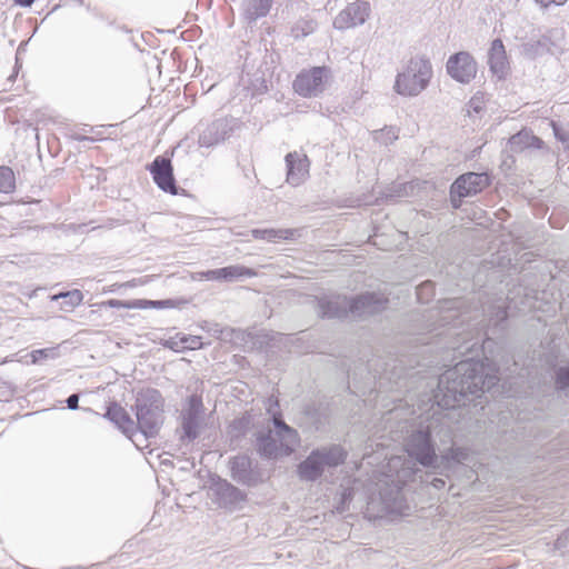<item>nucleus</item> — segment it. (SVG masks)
I'll use <instances>...</instances> for the list:
<instances>
[{"label":"nucleus","mask_w":569,"mask_h":569,"mask_svg":"<svg viewBox=\"0 0 569 569\" xmlns=\"http://www.w3.org/2000/svg\"><path fill=\"white\" fill-rule=\"evenodd\" d=\"M287 182L293 187L300 186L309 176V159L297 151L289 152L286 158Z\"/></svg>","instance_id":"nucleus-12"},{"label":"nucleus","mask_w":569,"mask_h":569,"mask_svg":"<svg viewBox=\"0 0 569 569\" xmlns=\"http://www.w3.org/2000/svg\"><path fill=\"white\" fill-rule=\"evenodd\" d=\"M449 319H451L450 315H446V316H443L441 318V321H443V326H449L450 325Z\"/></svg>","instance_id":"nucleus-43"},{"label":"nucleus","mask_w":569,"mask_h":569,"mask_svg":"<svg viewBox=\"0 0 569 569\" xmlns=\"http://www.w3.org/2000/svg\"><path fill=\"white\" fill-rule=\"evenodd\" d=\"M156 184L163 191L177 193L176 180L171 161L164 157H157L149 166Z\"/></svg>","instance_id":"nucleus-11"},{"label":"nucleus","mask_w":569,"mask_h":569,"mask_svg":"<svg viewBox=\"0 0 569 569\" xmlns=\"http://www.w3.org/2000/svg\"><path fill=\"white\" fill-rule=\"evenodd\" d=\"M488 64L491 72L498 78H502L508 70V59L505 46L500 39H495L491 42L488 51Z\"/></svg>","instance_id":"nucleus-19"},{"label":"nucleus","mask_w":569,"mask_h":569,"mask_svg":"<svg viewBox=\"0 0 569 569\" xmlns=\"http://www.w3.org/2000/svg\"><path fill=\"white\" fill-rule=\"evenodd\" d=\"M409 510L401 488L397 483H386L379 490L377 497L368 501V513L373 518L386 516H405Z\"/></svg>","instance_id":"nucleus-6"},{"label":"nucleus","mask_w":569,"mask_h":569,"mask_svg":"<svg viewBox=\"0 0 569 569\" xmlns=\"http://www.w3.org/2000/svg\"><path fill=\"white\" fill-rule=\"evenodd\" d=\"M276 436L283 456L291 455L300 443V437L296 429L288 426L281 417L273 415Z\"/></svg>","instance_id":"nucleus-18"},{"label":"nucleus","mask_w":569,"mask_h":569,"mask_svg":"<svg viewBox=\"0 0 569 569\" xmlns=\"http://www.w3.org/2000/svg\"><path fill=\"white\" fill-rule=\"evenodd\" d=\"M273 0H242L241 11L248 22H256L259 18L266 17Z\"/></svg>","instance_id":"nucleus-22"},{"label":"nucleus","mask_w":569,"mask_h":569,"mask_svg":"<svg viewBox=\"0 0 569 569\" xmlns=\"http://www.w3.org/2000/svg\"><path fill=\"white\" fill-rule=\"evenodd\" d=\"M539 143H541V140L526 130L513 134L508 141L512 152H521L529 147H539Z\"/></svg>","instance_id":"nucleus-24"},{"label":"nucleus","mask_w":569,"mask_h":569,"mask_svg":"<svg viewBox=\"0 0 569 569\" xmlns=\"http://www.w3.org/2000/svg\"><path fill=\"white\" fill-rule=\"evenodd\" d=\"M567 0H535L536 3L540 4L542 8H548L550 4L561 6Z\"/></svg>","instance_id":"nucleus-39"},{"label":"nucleus","mask_w":569,"mask_h":569,"mask_svg":"<svg viewBox=\"0 0 569 569\" xmlns=\"http://www.w3.org/2000/svg\"><path fill=\"white\" fill-rule=\"evenodd\" d=\"M219 507L234 510L246 500V493L233 485L222 481L212 489Z\"/></svg>","instance_id":"nucleus-14"},{"label":"nucleus","mask_w":569,"mask_h":569,"mask_svg":"<svg viewBox=\"0 0 569 569\" xmlns=\"http://www.w3.org/2000/svg\"><path fill=\"white\" fill-rule=\"evenodd\" d=\"M432 76L429 60L422 57L411 58L403 71L396 77L395 90L401 96L413 97L425 90Z\"/></svg>","instance_id":"nucleus-5"},{"label":"nucleus","mask_w":569,"mask_h":569,"mask_svg":"<svg viewBox=\"0 0 569 569\" xmlns=\"http://www.w3.org/2000/svg\"><path fill=\"white\" fill-rule=\"evenodd\" d=\"M432 486L437 489H440L445 486V480H442L440 478H435L432 481Z\"/></svg>","instance_id":"nucleus-42"},{"label":"nucleus","mask_w":569,"mask_h":569,"mask_svg":"<svg viewBox=\"0 0 569 569\" xmlns=\"http://www.w3.org/2000/svg\"><path fill=\"white\" fill-rule=\"evenodd\" d=\"M202 403L197 397L189 399V407L182 417V438L194 440L199 435Z\"/></svg>","instance_id":"nucleus-17"},{"label":"nucleus","mask_w":569,"mask_h":569,"mask_svg":"<svg viewBox=\"0 0 569 569\" xmlns=\"http://www.w3.org/2000/svg\"><path fill=\"white\" fill-rule=\"evenodd\" d=\"M231 476L239 483L251 486L256 482L252 461L247 456H237L231 462Z\"/></svg>","instance_id":"nucleus-20"},{"label":"nucleus","mask_w":569,"mask_h":569,"mask_svg":"<svg viewBox=\"0 0 569 569\" xmlns=\"http://www.w3.org/2000/svg\"><path fill=\"white\" fill-rule=\"evenodd\" d=\"M346 450L339 445H330L313 449L309 456L298 465L297 472L303 481H316L326 469L336 468L345 462Z\"/></svg>","instance_id":"nucleus-4"},{"label":"nucleus","mask_w":569,"mask_h":569,"mask_svg":"<svg viewBox=\"0 0 569 569\" xmlns=\"http://www.w3.org/2000/svg\"><path fill=\"white\" fill-rule=\"evenodd\" d=\"M373 138L376 141L388 144L398 138L393 128H386L380 131H375Z\"/></svg>","instance_id":"nucleus-29"},{"label":"nucleus","mask_w":569,"mask_h":569,"mask_svg":"<svg viewBox=\"0 0 569 569\" xmlns=\"http://www.w3.org/2000/svg\"><path fill=\"white\" fill-rule=\"evenodd\" d=\"M14 173L9 167H0V192L9 193L14 190Z\"/></svg>","instance_id":"nucleus-25"},{"label":"nucleus","mask_w":569,"mask_h":569,"mask_svg":"<svg viewBox=\"0 0 569 569\" xmlns=\"http://www.w3.org/2000/svg\"><path fill=\"white\" fill-rule=\"evenodd\" d=\"M166 347L170 348L173 351H182L183 350V342H182V335H177L176 337L170 338L164 343Z\"/></svg>","instance_id":"nucleus-33"},{"label":"nucleus","mask_w":569,"mask_h":569,"mask_svg":"<svg viewBox=\"0 0 569 569\" xmlns=\"http://www.w3.org/2000/svg\"><path fill=\"white\" fill-rule=\"evenodd\" d=\"M232 131L231 120L227 118H220L212 121L199 136V144L201 147H213L222 141Z\"/></svg>","instance_id":"nucleus-15"},{"label":"nucleus","mask_w":569,"mask_h":569,"mask_svg":"<svg viewBox=\"0 0 569 569\" xmlns=\"http://www.w3.org/2000/svg\"><path fill=\"white\" fill-rule=\"evenodd\" d=\"M16 77H17V72L12 73V74L8 78V80H9V81H13Z\"/></svg>","instance_id":"nucleus-44"},{"label":"nucleus","mask_w":569,"mask_h":569,"mask_svg":"<svg viewBox=\"0 0 569 569\" xmlns=\"http://www.w3.org/2000/svg\"><path fill=\"white\" fill-rule=\"evenodd\" d=\"M257 447L260 455L267 458H278L283 456L274 430L260 432L257 437Z\"/></svg>","instance_id":"nucleus-21"},{"label":"nucleus","mask_w":569,"mask_h":569,"mask_svg":"<svg viewBox=\"0 0 569 569\" xmlns=\"http://www.w3.org/2000/svg\"><path fill=\"white\" fill-rule=\"evenodd\" d=\"M433 289V283L430 282V281H427V282H423L421 286L418 287L417 289V295H418V298L419 299H422L421 296L422 293L426 291V292H429V291H432Z\"/></svg>","instance_id":"nucleus-38"},{"label":"nucleus","mask_w":569,"mask_h":569,"mask_svg":"<svg viewBox=\"0 0 569 569\" xmlns=\"http://www.w3.org/2000/svg\"><path fill=\"white\" fill-rule=\"evenodd\" d=\"M507 300H509V305H508V308H511V305H512V298H510V297H507Z\"/></svg>","instance_id":"nucleus-46"},{"label":"nucleus","mask_w":569,"mask_h":569,"mask_svg":"<svg viewBox=\"0 0 569 569\" xmlns=\"http://www.w3.org/2000/svg\"><path fill=\"white\" fill-rule=\"evenodd\" d=\"M557 385L560 389L569 388V367L557 372Z\"/></svg>","instance_id":"nucleus-32"},{"label":"nucleus","mask_w":569,"mask_h":569,"mask_svg":"<svg viewBox=\"0 0 569 569\" xmlns=\"http://www.w3.org/2000/svg\"><path fill=\"white\" fill-rule=\"evenodd\" d=\"M490 183L489 176L485 172H468L460 176L451 186L450 194L455 208L459 204L456 202V197L460 199L473 196L482 191Z\"/></svg>","instance_id":"nucleus-8"},{"label":"nucleus","mask_w":569,"mask_h":569,"mask_svg":"<svg viewBox=\"0 0 569 569\" xmlns=\"http://www.w3.org/2000/svg\"><path fill=\"white\" fill-rule=\"evenodd\" d=\"M67 407L70 409V410H77L79 408V395L77 393H72L70 395L67 400Z\"/></svg>","instance_id":"nucleus-36"},{"label":"nucleus","mask_w":569,"mask_h":569,"mask_svg":"<svg viewBox=\"0 0 569 569\" xmlns=\"http://www.w3.org/2000/svg\"><path fill=\"white\" fill-rule=\"evenodd\" d=\"M388 299L381 293L366 292L355 298L337 296L318 301V312L326 318H343L348 315L362 318L381 312L387 308Z\"/></svg>","instance_id":"nucleus-2"},{"label":"nucleus","mask_w":569,"mask_h":569,"mask_svg":"<svg viewBox=\"0 0 569 569\" xmlns=\"http://www.w3.org/2000/svg\"><path fill=\"white\" fill-rule=\"evenodd\" d=\"M507 300H509V305H508V308H511V305H512V298H510V297H507Z\"/></svg>","instance_id":"nucleus-48"},{"label":"nucleus","mask_w":569,"mask_h":569,"mask_svg":"<svg viewBox=\"0 0 569 569\" xmlns=\"http://www.w3.org/2000/svg\"><path fill=\"white\" fill-rule=\"evenodd\" d=\"M16 4L28 8L31 7V4L34 2V0H13Z\"/></svg>","instance_id":"nucleus-40"},{"label":"nucleus","mask_w":569,"mask_h":569,"mask_svg":"<svg viewBox=\"0 0 569 569\" xmlns=\"http://www.w3.org/2000/svg\"><path fill=\"white\" fill-rule=\"evenodd\" d=\"M102 306L109 307V308H116V309H144V302L143 300H118V299H110L104 302H102Z\"/></svg>","instance_id":"nucleus-28"},{"label":"nucleus","mask_w":569,"mask_h":569,"mask_svg":"<svg viewBox=\"0 0 569 569\" xmlns=\"http://www.w3.org/2000/svg\"><path fill=\"white\" fill-rule=\"evenodd\" d=\"M449 348L457 349V347L455 345L449 346Z\"/></svg>","instance_id":"nucleus-51"},{"label":"nucleus","mask_w":569,"mask_h":569,"mask_svg":"<svg viewBox=\"0 0 569 569\" xmlns=\"http://www.w3.org/2000/svg\"><path fill=\"white\" fill-rule=\"evenodd\" d=\"M456 327H457V323H456V322H453L452 325H450V326H449V328H448V329H447V331H446V335H447V336H450V337H451V336H456V335H458V332H456V331H455Z\"/></svg>","instance_id":"nucleus-41"},{"label":"nucleus","mask_w":569,"mask_h":569,"mask_svg":"<svg viewBox=\"0 0 569 569\" xmlns=\"http://www.w3.org/2000/svg\"><path fill=\"white\" fill-rule=\"evenodd\" d=\"M137 437L143 440L154 438L164 421V400L157 389H146L138 393L136 400Z\"/></svg>","instance_id":"nucleus-3"},{"label":"nucleus","mask_w":569,"mask_h":569,"mask_svg":"<svg viewBox=\"0 0 569 569\" xmlns=\"http://www.w3.org/2000/svg\"><path fill=\"white\" fill-rule=\"evenodd\" d=\"M53 300H59V299H63V303L69 308V309H72L74 308L76 306L80 305L82 299H83V295L80 290L78 289H74V290H71V291H66V292H60L58 295H54L52 297Z\"/></svg>","instance_id":"nucleus-26"},{"label":"nucleus","mask_w":569,"mask_h":569,"mask_svg":"<svg viewBox=\"0 0 569 569\" xmlns=\"http://www.w3.org/2000/svg\"><path fill=\"white\" fill-rule=\"evenodd\" d=\"M77 140L82 141V140H91V139H90V138H88V137H77Z\"/></svg>","instance_id":"nucleus-45"},{"label":"nucleus","mask_w":569,"mask_h":569,"mask_svg":"<svg viewBox=\"0 0 569 569\" xmlns=\"http://www.w3.org/2000/svg\"><path fill=\"white\" fill-rule=\"evenodd\" d=\"M507 300H509V305H508V308H511V305H512V298H510V297H507Z\"/></svg>","instance_id":"nucleus-49"},{"label":"nucleus","mask_w":569,"mask_h":569,"mask_svg":"<svg viewBox=\"0 0 569 569\" xmlns=\"http://www.w3.org/2000/svg\"><path fill=\"white\" fill-rule=\"evenodd\" d=\"M507 300H509V305H508V308H511V305H512V298H510V297H507Z\"/></svg>","instance_id":"nucleus-47"},{"label":"nucleus","mask_w":569,"mask_h":569,"mask_svg":"<svg viewBox=\"0 0 569 569\" xmlns=\"http://www.w3.org/2000/svg\"><path fill=\"white\" fill-rule=\"evenodd\" d=\"M370 13V6L367 1H356L348 4L336 18L333 26L336 29H349L361 26L366 22Z\"/></svg>","instance_id":"nucleus-10"},{"label":"nucleus","mask_w":569,"mask_h":569,"mask_svg":"<svg viewBox=\"0 0 569 569\" xmlns=\"http://www.w3.org/2000/svg\"><path fill=\"white\" fill-rule=\"evenodd\" d=\"M144 308H163L170 303V300H143Z\"/></svg>","instance_id":"nucleus-35"},{"label":"nucleus","mask_w":569,"mask_h":569,"mask_svg":"<svg viewBox=\"0 0 569 569\" xmlns=\"http://www.w3.org/2000/svg\"><path fill=\"white\" fill-rule=\"evenodd\" d=\"M555 137L562 143L563 148L569 150V126L563 128L553 123Z\"/></svg>","instance_id":"nucleus-31"},{"label":"nucleus","mask_w":569,"mask_h":569,"mask_svg":"<svg viewBox=\"0 0 569 569\" xmlns=\"http://www.w3.org/2000/svg\"><path fill=\"white\" fill-rule=\"evenodd\" d=\"M316 29V22L310 19H301L296 22V24L292 27V36L295 38H303L308 34L312 33Z\"/></svg>","instance_id":"nucleus-27"},{"label":"nucleus","mask_w":569,"mask_h":569,"mask_svg":"<svg viewBox=\"0 0 569 569\" xmlns=\"http://www.w3.org/2000/svg\"><path fill=\"white\" fill-rule=\"evenodd\" d=\"M50 351H51L50 349H39V350H33V351L31 352L32 362H33V363H36V362H38L41 358L48 357V353H49Z\"/></svg>","instance_id":"nucleus-37"},{"label":"nucleus","mask_w":569,"mask_h":569,"mask_svg":"<svg viewBox=\"0 0 569 569\" xmlns=\"http://www.w3.org/2000/svg\"><path fill=\"white\" fill-rule=\"evenodd\" d=\"M256 274L257 272L253 269L247 268L241 264H233L220 269H212L200 273L201 278H204L207 280H219L227 282H233L246 278H252Z\"/></svg>","instance_id":"nucleus-16"},{"label":"nucleus","mask_w":569,"mask_h":569,"mask_svg":"<svg viewBox=\"0 0 569 569\" xmlns=\"http://www.w3.org/2000/svg\"><path fill=\"white\" fill-rule=\"evenodd\" d=\"M219 332H220V330H218V329H214V330H213V333H214V335H216V333H219Z\"/></svg>","instance_id":"nucleus-50"},{"label":"nucleus","mask_w":569,"mask_h":569,"mask_svg":"<svg viewBox=\"0 0 569 569\" xmlns=\"http://www.w3.org/2000/svg\"><path fill=\"white\" fill-rule=\"evenodd\" d=\"M297 230L293 229H252L251 234L254 239L266 240L268 242H278L280 240L293 239Z\"/></svg>","instance_id":"nucleus-23"},{"label":"nucleus","mask_w":569,"mask_h":569,"mask_svg":"<svg viewBox=\"0 0 569 569\" xmlns=\"http://www.w3.org/2000/svg\"><path fill=\"white\" fill-rule=\"evenodd\" d=\"M448 74L460 83H469L476 78L477 62L467 51H460L449 57L447 61Z\"/></svg>","instance_id":"nucleus-9"},{"label":"nucleus","mask_w":569,"mask_h":569,"mask_svg":"<svg viewBox=\"0 0 569 569\" xmlns=\"http://www.w3.org/2000/svg\"><path fill=\"white\" fill-rule=\"evenodd\" d=\"M499 381L497 369L488 358L475 360L468 358L446 370L438 379L433 393L432 413L421 416L418 423L407 427L403 445L407 453L427 468H437L439 457L435 443L451 442L452 429L447 415L440 409H453L466 405L469 396L478 398L490 391Z\"/></svg>","instance_id":"nucleus-1"},{"label":"nucleus","mask_w":569,"mask_h":569,"mask_svg":"<svg viewBox=\"0 0 569 569\" xmlns=\"http://www.w3.org/2000/svg\"><path fill=\"white\" fill-rule=\"evenodd\" d=\"M104 417L112 421L137 447H139L140 439H136V421L117 402L110 403Z\"/></svg>","instance_id":"nucleus-13"},{"label":"nucleus","mask_w":569,"mask_h":569,"mask_svg":"<svg viewBox=\"0 0 569 569\" xmlns=\"http://www.w3.org/2000/svg\"><path fill=\"white\" fill-rule=\"evenodd\" d=\"M569 543V529L563 531L556 540L555 546L557 549H565Z\"/></svg>","instance_id":"nucleus-34"},{"label":"nucleus","mask_w":569,"mask_h":569,"mask_svg":"<svg viewBox=\"0 0 569 569\" xmlns=\"http://www.w3.org/2000/svg\"><path fill=\"white\" fill-rule=\"evenodd\" d=\"M342 499H347V495L346 493H342Z\"/></svg>","instance_id":"nucleus-52"},{"label":"nucleus","mask_w":569,"mask_h":569,"mask_svg":"<svg viewBox=\"0 0 569 569\" xmlns=\"http://www.w3.org/2000/svg\"><path fill=\"white\" fill-rule=\"evenodd\" d=\"M330 69L327 67H313L301 71L293 81L295 91L306 98L317 97L327 87Z\"/></svg>","instance_id":"nucleus-7"},{"label":"nucleus","mask_w":569,"mask_h":569,"mask_svg":"<svg viewBox=\"0 0 569 569\" xmlns=\"http://www.w3.org/2000/svg\"><path fill=\"white\" fill-rule=\"evenodd\" d=\"M183 350H197L202 347L200 336H186L182 335Z\"/></svg>","instance_id":"nucleus-30"}]
</instances>
